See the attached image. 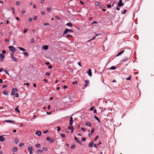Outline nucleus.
<instances>
[{"instance_id":"38","label":"nucleus","mask_w":154,"mask_h":154,"mask_svg":"<svg viewBox=\"0 0 154 154\" xmlns=\"http://www.w3.org/2000/svg\"><path fill=\"white\" fill-rule=\"evenodd\" d=\"M75 147V145H72L70 147V148L71 149H74Z\"/></svg>"},{"instance_id":"23","label":"nucleus","mask_w":154,"mask_h":154,"mask_svg":"<svg viewBox=\"0 0 154 154\" xmlns=\"http://www.w3.org/2000/svg\"><path fill=\"white\" fill-rule=\"evenodd\" d=\"M4 122H15L14 121H12L11 120H5Z\"/></svg>"},{"instance_id":"32","label":"nucleus","mask_w":154,"mask_h":154,"mask_svg":"<svg viewBox=\"0 0 154 154\" xmlns=\"http://www.w3.org/2000/svg\"><path fill=\"white\" fill-rule=\"evenodd\" d=\"M116 69V68L115 66H111L110 68V69H112V70H114V69Z\"/></svg>"},{"instance_id":"3","label":"nucleus","mask_w":154,"mask_h":154,"mask_svg":"<svg viewBox=\"0 0 154 154\" xmlns=\"http://www.w3.org/2000/svg\"><path fill=\"white\" fill-rule=\"evenodd\" d=\"M5 57V55L2 54H0V61L2 62Z\"/></svg>"},{"instance_id":"39","label":"nucleus","mask_w":154,"mask_h":154,"mask_svg":"<svg viewBox=\"0 0 154 154\" xmlns=\"http://www.w3.org/2000/svg\"><path fill=\"white\" fill-rule=\"evenodd\" d=\"M35 147L37 148H39L40 147V145L37 144L35 145Z\"/></svg>"},{"instance_id":"29","label":"nucleus","mask_w":154,"mask_h":154,"mask_svg":"<svg viewBox=\"0 0 154 154\" xmlns=\"http://www.w3.org/2000/svg\"><path fill=\"white\" fill-rule=\"evenodd\" d=\"M23 54L25 55H26V56H29V54L27 52H23Z\"/></svg>"},{"instance_id":"45","label":"nucleus","mask_w":154,"mask_h":154,"mask_svg":"<svg viewBox=\"0 0 154 154\" xmlns=\"http://www.w3.org/2000/svg\"><path fill=\"white\" fill-rule=\"evenodd\" d=\"M26 13V11L25 10H23L22 11V14L23 15L24 14Z\"/></svg>"},{"instance_id":"34","label":"nucleus","mask_w":154,"mask_h":154,"mask_svg":"<svg viewBox=\"0 0 154 154\" xmlns=\"http://www.w3.org/2000/svg\"><path fill=\"white\" fill-rule=\"evenodd\" d=\"M42 149L44 151H46L48 150L47 148L45 147H44L42 148Z\"/></svg>"},{"instance_id":"26","label":"nucleus","mask_w":154,"mask_h":154,"mask_svg":"<svg viewBox=\"0 0 154 154\" xmlns=\"http://www.w3.org/2000/svg\"><path fill=\"white\" fill-rule=\"evenodd\" d=\"M15 110L17 112H18V113H20V110L18 109V107H16V108H15Z\"/></svg>"},{"instance_id":"35","label":"nucleus","mask_w":154,"mask_h":154,"mask_svg":"<svg viewBox=\"0 0 154 154\" xmlns=\"http://www.w3.org/2000/svg\"><path fill=\"white\" fill-rule=\"evenodd\" d=\"M20 4V3L19 1H17L16 3V5L17 6H19Z\"/></svg>"},{"instance_id":"12","label":"nucleus","mask_w":154,"mask_h":154,"mask_svg":"<svg viewBox=\"0 0 154 154\" xmlns=\"http://www.w3.org/2000/svg\"><path fill=\"white\" fill-rule=\"evenodd\" d=\"M35 134L38 136H40L41 135L42 133L41 131H37L35 133Z\"/></svg>"},{"instance_id":"5","label":"nucleus","mask_w":154,"mask_h":154,"mask_svg":"<svg viewBox=\"0 0 154 154\" xmlns=\"http://www.w3.org/2000/svg\"><path fill=\"white\" fill-rule=\"evenodd\" d=\"M28 149L29 151V153L31 154L32 153V151L33 150V148L32 146H28Z\"/></svg>"},{"instance_id":"61","label":"nucleus","mask_w":154,"mask_h":154,"mask_svg":"<svg viewBox=\"0 0 154 154\" xmlns=\"http://www.w3.org/2000/svg\"><path fill=\"white\" fill-rule=\"evenodd\" d=\"M37 16H35L34 17V20L35 21L36 20H37Z\"/></svg>"},{"instance_id":"27","label":"nucleus","mask_w":154,"mask_h":154,"mask_svg":"<svg viewBox=\"0 0 154 154\" xmlns=\"http://www.w3.org/2000/svg\"><path fill=\"white\" fill-rule=\"evenodd\" d=\"M3 94L5 95H7L8 94V92L7 91H4L3 92Z\"/></svg>"},{"instance_id":"58","label":"nucleus","mask_w":154,"mask_h":154,"mask_svg":"<svg viewBox=\"0 0 154 154\" xmlns=\"http://www.w3.org/2000/svg\"><path fill=\"white\" fill-rule=\"evenodd\" d=\"M23 145H24V144L23 143H20V144L19 145V146L20 147H21V146H22Z\"/></svg>"},{"instance_id":"42","label":"nucleus","mask_w":154,"mask_h":154,"mask_svg":"<svg viewBox=\"0 0 154 154\" xmlns=\"http://www.w3.org/2000/svg\"><path fill=\"white\" fill-rule=\"evenodd\" d=\"M73 128V127H72V126H71V125H70L69 126V127H68V129H69V130H71Z\"/></svg>"},{"instance_id":"33","label":"nucleus","mask_w":154,"mask_h":154,"mask_svg":"<svg viewBox=\"0 0 154 154\" xmlns=\"http://www.w3.org/2000/svg\"><path fill=\"white\" fill-rule=\"evenodd\" d=\"M131 76L129 75L128 77L126 78V79L127 80H130L131 79Z\"/></svg>"},{"instance_id":"4","label":"nucleus","mask_w":154,"mask_h":154,"mask_svg":"<svg viewBox=\"0 0 154 154\" xmlns=\"http://www.w3.org/2000/svg\"><path fill=\"white\" fill-rule=\"evenodd\" d=\"M8 48L9 50L11 51V52L15 51H16V49L13 46H9Z\"/></svg>"},{"instance_id":"25","label":"nucleus","mask_w":154,"mask_h":154,"mask_svg":"<svg viewBox=\"0 0 154 154\" xmlns=\"http://www.w3.org/2000/svg\"><path fill=\"white\" fill-rule=\"evenodd\" d=\"M14 51H12L10 53V55L11 57H14Z\"/></svg>"},{"instance_id":"36","label":"nucleus","mask_w":154,"mask_h":154,"mask_svg":"<svg viewBox=\"0 0 154 154\" xmlns=\"http://www.w3.org/2000/svg\"><path fill=\"white\" fill-rule=\"evenodd\" d=\"M60 136H61V137L64 138H65L66 137L65 135L63 134H60Z\"/></svg>"},{"instance_id":"2","label":"nucleus","mask_w":154,"mask_h":154,"mask_svg":"<svg viewBox=\"0 0 154 154\" xmlns=\"http://www.w3.org/2000/svg\"><path fill=\"white\" fill-rule=\"evenodd\" d=\"M16 91H17V90L15 88H13L11 92V95H14L15 94Z\"/></svg>"},{"instance_id":"50","label":"nucleus","mask_w":154,"mask_h":154,"mask_svg":"<svg viewBox=\"0 0 154 154\" xmlns=\"http://www.w3.org/2000/svg\"><path fill=\"white\" fill-rule=\"evenodd\" d=\"M48 130H45V131H43V133L44 134H46L47 133H48Z\"/></svg>"},{"instance_id":"54","label":"nucleus","mask_w":154,"mask_h":154,"mask_svg":"<svg viewBox=\"0 0 154 154\" xmlns=\"http://www.w3.org/2000/svg\"><path fill=\"white\" fill-rule=\"evenodd\" d=\"M57 131H59L61 129V128L60 127H57Z\"/></svg>"},{"instance_id":"53","label":"nucleus","mask_w":154,"mask_h":154,"mask_svg":"<svg viewBox=\"0 0 154 154\" xmlns=\"http://www.w3.org/2000/svg\"><path fill=\"white\" fill-rule=\"evenodd\" d=\"M32 18H30L28 20V21L29 22H31L32 21Z\"/></svg>"},{"instance_id":"52","label":"nucleus","mask_w":154,"mask_h":154,"mask_svg":"<svg viewBox=\"0 0 154 154\" xmlns=\"http://www.w3.org/2000/svg\"><path fill=\"white\" fill-rule=\"evenodd\" d=\"M126 12V10H124L123 11V12H122V14H124Z\"/></svg>"},{"instance_id":"46","label":"nucleus","mask_w":154,"mask_h":154,"mask_svg":"<svg viewBox=\"0 0 154 154\" xmlns=\"http://www.w3.org/2000/svg\"><path fill=\"white\" fill-rule=\"evenodd\" d=\"M28 31V29H25L23 31V33H26L27 31Z\"/></svg>"},{"instance_id":"21","label":"nucleus","mask_w":154,"mask_h":154,"mask_svg":"<svg viewBox=\"0 0 154 154\" xmlns=\"http://www.w3.org/2000/svg\"><path fill=\"white\" fill-rule=\"evenodd\" d=\"M18 48L21 50V51H26V50L23 48L20 47H19Z\"/></svg>"},{"instance_id":"22","label":"nucleus","mask_w":154,"mask_h":154,"mask_svg":"<svg viewBox=\"0 0 154 154\" xmlns=\"http://www.w3.org/2000/svg\"><path fill=\"white\" fill-rule=\"evenodd\" d=\"M101 35V34H96V33H95V35H96L94 37L92 38L91 39H90V41L94 39V38H95L96 36H98L99 35Z\"/></svg>"},{"instance_id":"10","label":"nucleus","mask_w":154,"mask_h":154,"mask_svg":"<svg viewBox=\"0 0 154 154\" xmlns=\"http://www.w3.org/2000/svg\"><path fill=\"white\" fill-rule=\"evenodd\" d=\"M94 145V142L93 141H91V142H90L89 144H88V147H92L93 145Z\"/></svg>"},{"instance_id":"24","label":"nucleus","mask_w":154,"mask_h":154,"mask_svg":"<svg viewBox=\"0 0 154 154\" xmlns=\"http://www.w3.org/2000/svg\"><path fill=\"white\" fill-rule=\"evenodd\" d=\"M19 140L17 138H15L14 139V142L16 144H17L18 143Z\"/></svg>"},{"instance_id":"30","label":"nucleus","mask_w":154,"mask_h":154,"mask_svg":"<svg viewBox=\"0 0 154 154\" xmlns=\"http://www.w3.org/2000/svg\"><path fill=\"white\" fill-rule=\"evenodd\" d=\"M94 118L97 120L99 122H100V121L99 120V119L96 116H94Z\"/></svg>"},{"instance_id":"57","label":"nucleus","mask_w":154,"mask_h":154,"mask_svg":"<svg viewBox=\"0 0 154 154\" xmlns=\"http://www.w3.org/2000/svg\"><path fill=\"white\" fill-rule=\"evenodd\" d=\"M98 137H99L98 136H97L94 139V140L96 141L97 140V139L98 138Z\"/></svg>"},{"instance_id":"64","label":"nucleus","mask_w":154,"mask_h":154,"mask_svg":"<svg viewBox=\"0 0 154 154\" xmlns=\"http://www.w3.org/2000/svg\"><path fill=\"white\" fill-rule=\"evenodd\" d=\"M52 68V66L51 65H50L48 66V69H50Z\"/></svg>"},{"instance_id":"8","label":"nucleus","mask_w":154,"mask_h":154,"mask_svg":"<svg viewBox=\"0 0 154 154\" xmlns=\"http://www.w3.org/2000/svg\"><path fill=\"white\" fill-rule=\"evenodd\" d=\"M88 75L90 76H91L92 75V72L91 70V69H88Z\"/></svg>"},{"instance_id":"13","label":"nucleus","mask_w":154,"mask_h":154,"mask_svg":"<svg viewBox=\"0 0 154 154\" xmlns=\"http://www.w3.org/2000/svg\"><path fill=\"white\" fill-rule=\"evenodd\" d=\"M48 48V46L47 45H43L42 47V49L46 50Z\"/></svg>"},{"instance_id":"44","label":"nucleus","mask_w":154,"mask_h":154,"mask_svg":"<svg viewBox=\"0 0 154 154\" xmlns=\"http://www.w3.org/2000/svg\"><path fill=\"white\" fill-rule=\"evenodd\" d=\"M97 144H95L94 145V147H95V148H97Z\"/></svg>"},{"instance_id":"60","label":"nucleus","mask_w":154,"mask_h":154,"mask_svg":"<svg viewBox=\"0 0 154 154\" xmlns=\"http://www.w3.org/2000/svg\"><path fill=\"white\" fill-rule=\"evenodd\" d=\"M94 108V106L91 107L90 108V110L91 111H92L93 110Z\"/></svg>"},{"instance_id":"1","label":"nucleus","mask_w":154,"mask_h":154,"mask_svg":"<svg viewBox=\"0 0 154 154\" xmlns=\"http://www.w3.org/2000/svg\"><path fill=\"white\" fill-rule=\"evenodd\" d=\"M68 32H73V30L71 29H66L64 30L63 32V35L66 34L68 33Z\"/></svg>"},{"instance_id":"17","label":"nucleus","mask_w":154,"mask_h":154,"mask_svg":"<svg viewBox=\"0 0 154 154\" xmlns=\"http://www.w3.org/2000/svg\"><path fill=\"white\" fill-rule=\"evenodd\" d=\"M18 149L17 147H14L12 149V151L13 152H16L17 150Z\"/></svg>"},{"instance_id":"63","label":"nucleus","mask_w":154,"mask_h":154,"mask_svg":"<svg viewBox=\"0 0 154 154\" xmlns=\"http://www.w3.org/2000/svg\"><path fill=\"white\" fill-rule=\"evenodd\" d=\"M63 88L66 89L67 88V86L66 85H64L63 86Z\"/></svg>"},{"instance_id":"31","label":"nucleus","mask_w":154,"mask_h":154,"mask_svg":"<svg viewBox=\"0 0 154 154\" xmlns=\"http://www.w3.org/2000/svg\"><path fill=\"white\" fill-rule=\"evenodd\" d=\"M51 7H48L47 9V11L48 12H49V11H51Z\"/></svg>"},{"instance_id":"43","label":"nucleus","mask_w":154,"mask_h":154,"mask_svg":"<svg viewBox=\"0 0 154 154\" xmlns=\"http://www.w3.org/2000/svg\"><path fill=\"white\" fill-rule=\"evenodd\" d=\"M81 130L85 132V128L82 127L81 128Z\"/></svg>"},{"instance_id":"55","label":"nucleus","mask_w":154,"mask_h":154,"mask_svg":"<svg viewBox=\"0 0 154 154\" xmlns=\"http://www.w3.org/2000/svg\"><path fill=\"white\" fill-rule=\"evenodd\" d=\"M43 24L44 25L46 26V25H49L50 24L48 23H44Z\"/></svg>"},{"instance_id":"15","label":"nucleus","mask_w":154,"mask_h":154,"mask_svg":"<svg viewBox=\"0 0 154 154\" xmlns=\"http://www.w3.org/2000/svg\"><path fill=\"white\" fill-rule=\"evenodd\" d=\"M85 125L87 126L91 127V124L90 122H88L85 123Z\"/></svg>"},{"instance_id":"19","label":"nucleus","mask_w":154,"mask_h":154,"mask_svg":"<svg viewBox=\"0 0 154 154\" xmlns=\"http://www.w3.org/2000/svg\"><path fill=\"white\" fill-rule=\"evenodd\" d=\"M37 152L38 154H41L42 152V151L41 149H38Z\"/></svg>"},{"instance_id":"51","label":"nucleus","mask_w":154,"mask_h":154,"mask_svg":"<svg viewBox=\"0 0 154 154\" xmlns=\"http://www.w3.org/2000/svg\"><path fill=\"white\" fill-rule=\"evenodd\" d=\"M45 75L47 76H49L50 75V73L49 72H47L45 73Z\"/></svg>"},{"instance_id":"14","label":"nucleus","mask_w":154,"mask_h":154,"mask_svg":"<svg viewBox=\"0 0 154 154\" xmlns=\"http://www.w3.org/2000/svg\"><path fill=\"white\" fill-rule=\"evenodd\" d=\"M124 50H123V51H120V52L118 53L117 55L116 56V57L118 56H119L121 55V54H122V53H124Z\"/></svg>"},{"instance_id":"20","label":"nucleus","mask_w":154,"mask_h":154,"mask_svg":"<svg viewBox=\"0 0 154 154\" xmlns=\"http://www.w3.org/2000/svg\"><path fill=\"white\" fill-rule=\"evenodd\" d=\"M11 58L14 61L16 62L17 60V59L14 57H11Z\"/></svg>"},{"instance_id":"62","label":"nucleus","mask_w":154,"mask_h":154,"mask_svg":"<svg viewBox=\"0 0 154 154\" xmlns=\"http://www.w3.org/2000/svg\"><path fill=\"white\" fill-rule=\"evenodd\" d=\"M2 52L3 53L2 54H5L6 53V51L5 50H2Z\"/></svg>"},{"instance_id":"59","label":"nucleus","mask_w":154,"mask_h":154,"mask_svg":"<svg viewBox=\"0 0 154 154\" xmlns=\"http://www.w3.org/2000/svg\"><path fill=\"white\" fill-rule=\"evenodd\" d=\"M34 40L33 39H32L31 40V43H34Z\"/></svg>"},{"instance_id":"56","label":"nucleus","mask_w":154,"mask_h":154,"mask_svg":"<svg viewBox=\"0 0 154 154\" xmlns=\"http://www.w3.org/2000/svg\"><path fill=\"white\" fill-rule=\"evenodd\" d=\"M86 140V138L85 137H83L82 139V141H85Z\"/></svg>"},{"instance_id":"47","label":"nucleus","mask_w":154,"mask_h":154,"mask_svg":"<svg viewBox=\"0 0 154 154\" xmlns=\"http://www.w3.org/2000/svg\"><path fill=\"white\" fill-rule=\"evenodd\" d=\"M94 131V128H92L91 131V134H93Z\"/></svg>"},{"instance_id":"6","label":"nucleus","mask_w":154,"mask_h":154,"mask_svg":"<svg viewBox=\"0 0 154 154\" xmlns=\"http://www.w3.org/2000/svg\"><path fill=\"white\" fill-rule=\"evenodd\" d=\"M117 5L119 7H121L123 5L122 0H119V2L117 4Z\"/></svg>"},{"instance_id":"49","label":"nucleus","mask_w":154,"mask_h":154,"mask_svg":"<svg viewBox=\"0 0 154 154\" xmlns=\"http://www.w3.org/2000/svg\"><path fill=\"white\" fill-rule=\"evenodd\" d=\"M68 37H72V36L71 35H67L66 36V38H68Z\"/></svg>"},{"instance_id":"40","label":"nucleus","mask_w":154,"mask_h":154,"mask_svg":"<svg viewBox=\"0 0 154 154\" xmlns=\"http://www.w3.org/2000/svg\"><path fill=\"white\" fill-rule=\"evenodd\" d=\"M55 18H56V19H58V20H60L61 19L60 18V17L57 16H56L55 17Z\"/></svg>"},{"instance_id":"11","label":"nucleus","mask_w":154,"mask_h":154,"mask_svg":"<svg viewBox=\"0 0 154 154\" xmlns=\"http://www.w3.org/2000/svg\"><path fill=\"white\" fill-rule=\"evenodd\" d=\"M85 82L86 83L84 85V86L85 88L87 86L88 84L89 83V81L88 80H86L85 81Z\"/></svg>"},{"instance_id":"48","label":"nucleus","mask_w":154,"mask_h":154,"mask_svg":"<svg viewBox=\"0 0 154 154\" xmlns=\"http://www.w3.org/2000/svg\"><path fill=\"white\" fill-rule=\"evenodd\" d=\"M4 72H5L7 75H9V73H8V72L6 70H4Z\"/></svg>"},{"instance_id":"41","label":"nucleus","mask_w":154,"mask_h":154,"mask_svg":"<svg viewBox=\"0 0 154 154\" xmlns=\"http://www.w3.org/2000/svg\"><path fill=\"white\" fill-rule=\"evenodd\" d=\"M11 9H12V10L13 11V14H14V12H15L14 8V7H12L11 8Z\"/></svg>"},{"instance_id":"28","label":"nucleus","mask_w":154,"mask_h":154,"mask_svg":"<svg viewBox=\"0 0 154 154\" xmlns=\"http://www.w3.org/2000/svg\"><path fill=\"white\" fill-rule=\"evenodd\" d=\"M55 141V139H51L50 140V142L51 143H52Z\"/></svg>"},{"instance_id":"18","label":"nucleus","mask_w":154,"mask_h":154,"mask_svg":"<svg viewBox=\"0 0 154 154\" xmlns=\"http://www.w3.org/2000/svg\"><path fill=\"white\" fill-rule=\"evenodd\" d=\"M66 25L68 26L71 27L72 26V24L70 23H68L66 24Z\"/></svg>"},{"instance_id":"7","label":"nucleus","mask_w":154,"mask_h":154,"mask_svg":"<svg viewBox=\"0 0 154 154\" xmlns=\"http://www.w3.org/2000/svg\"><path fill=\"white\" fill-rule=\"evenodd\" d=\"M73 118L71 117H70V119L69 120V124L70 125L72 126L73 124Z\"/></svg>"},{"instance_id":"9","label":"nucleus","mask_w":154,"mask_h":154,"mask_svg":"<svg viewBox=\"0 0 154 154\" xmlns=\"http://www.w3.org/2000/svg\"><path fill=\"white\" fill-rule=\"evenodd\" d=\"M128 57H124V58L122 59L121 61H120V62H125L127 60H128Z\"/></svg>"},{"instance_id":"37","label":"nucleus","mask_w":154,"mask_h":154,"mask_svg":"<svg viewBox=\"0 0 154 154\" xmlns=\"http://www.w3.org/2000/svg\"><path fill=\"white\" fill-rule=\"evenodd\" d=\"M95 5L97 6H98L100 5V3L99 2H97L95 3Z\"/></svg>"},{"instance_id":"16","label":"nucleus","mask_w":154,"mask_h":154,"mask_svg":"<svg viewBox=\"0 0 154 154\" xmlns=\"http://www.w3.org/2000/svg\"><path fill=\"white\" fill-rule=\"evenodd\" d=\"M5 140V138L3 137V136H0V141L1 142L4 141Z\"/></svg>"}]
</instances>
